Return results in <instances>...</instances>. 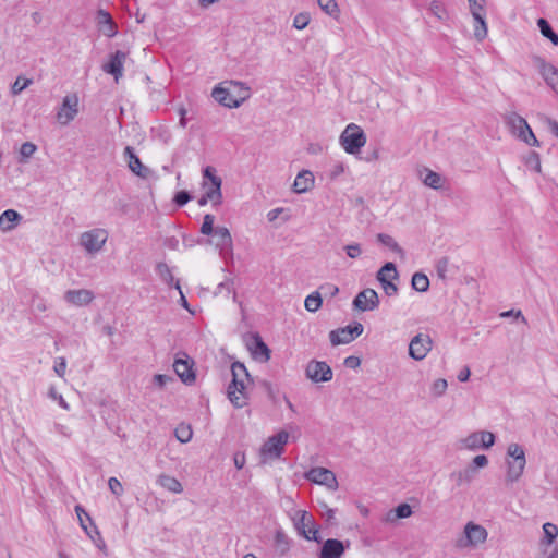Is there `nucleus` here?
I'll return each mask as SVG.
<instances>
[{
  "label": "nucleus",
  "mask_w": 558,
  "mask_h": 558,
  "mask_svg": "<svg viewBox=\"0 0 558 558\" xmlns=\"http://www.w3.org/2000/svg\"><path fill=\"white\" fill-rule=\"evenodd\" d=\"M232 381L228 386V398L235 408H243L247 403V384L251 381L250 374L241 362L231 365Z\"/></svg>",
  "instance_id": "f257e3e1"
},
{
  "label": "nucleus",
  "mask_w": 558,
  "mask_h": 558,
  "mask_svg": "<svg viewBox=\"0 0 558 558\" xmlns=\"http://www.w3.org/2000/svg\"><path fill=\"white\" fill-rule=\"evenodd\" d=\"M230 85L240 93L239 98L233 97L229 88L220 86L213 89L211 96L216 101L228 108H239L250 97V88L242 82H231Z\"/></svg>",
  "instance_id": "f03ea898"
},
{
  "label": "nucleus",
  "mask_w": 558,
  "mask_h": 558,
  "mask_svg": "<svg viewBox=\"0 0 558 558\" xmlns=\"http://www.w3.org/2000/svg\"><path fill=\"white\" fill-rule=\"evenodd\" d=\"M201 186L204 190V193L207 194V197L211 199V205L214 207L220 206L222 204V180L219 175H217V171L214 167L207 166L204 168Z\"/></svg>",
  "instance_id": "7ed1b4c3"
},
{
  "label": "nucleus",
  "mask_w": 558,
  "mask_h": 558,
  "mask_svg": "<svg viewBox=\"0 0 558 558\" xmlns=\"http://www.w3.org/2000/svg\"><path fill=\"white\" fill-rule=\"evenodd\" d=\"M339 141L345 153L355 155L366 144V135L361 126L350 123L341 133Z\"/></svg>",
  "instance_id": "20e7f679"
},
{
  "label": "nucleus",
  "mask_w": 558,
  "mask_h": 558,
  "mask_svg": "<svg viewBox=\"0 0 558 558\" xmlns=\"http://www.w3.org/2000/svg\"><path fill=\"white\" fill-rule=\"evenodd\" d=\"M506 122L509 125L512 135L518 140L530 146L538 147L541 145L526 120L520 114L515 112L508 114Z\"/></svg>",
  "instance_id": "39448f33"
},
{
  "label": "nucleus",
  "mask_w": 558,
  "mask_h": 558,
  "mask_svg": "<svg viewBox=\"0 0 558 558\" xmlns=\"http://www.w3.org/2000/svg\"><path fill=\"white\" fill-rule=\"evenodd\" d=\"M289 434L286 430H280L276 435L270 436L262 446L259 456L263 463L279 459L284 451V446L288 444Z\"/></svg>",
  "instance_id": "423d86ee"
},
{
  "label": "nucleus",
  "mask_w": 558,
  "mask_h": 558,
  "mask_svg": "<svg viewBox=\"0 0 558 558\" xmlns=\"http://www.w3.org/2000/svg\"><path fill=\"white\" fill-rule=\"evenodd\" d=\"M294 527L307 541L319 543V527L311 513L305 510H298L293 518Z\"/></svg>",
  "instance_id": "0eeeda50"
},
{
  "label": "nucleus",
  "mask_w": 558,
  "mask_h": 558,
  "mask_svg": "<svg viewBox=\"0 0 558 558\" xmlns=\"http://www.w3.org/2000/svg\"><path fill=\"white\" fill-rule=\"evenodd\" d=\"M464 536L459 541L460 547H477L487 539V530L475 522H468L463 530Z\"/></svg>",
  "instance_id": "6e6552de"
},
{
  "label": "nucleus",
  "mask_w": 558,
  "mask_h": 558,
  "mask_svg": "<svg viewBox=\"0 0 558 558\" xmlns=\"http://www.w3.org/2000/svg\"><path fill=\"white\" fill-rule=\"evenodd\" d=\"M304 477L314 484L327 487L331 492L337 490L339 486L336 474L323 466L312 468L304 473Z\"/></svg>",
  "instance_id": "1a4fd4ad"
},
{
  "label": "nucleus",
  "mask_w": 558,
  "mask_h": 558,
  "mask_svg": "<svg viewBox=\"0 0 558 558\" xmlns=\"http://www.w3.org/2000/svg\"><path fill=\"white\" fill-rule=\"evenodd\" d=\"M531 59L545 83L558 93V69L541 56L534 54Z\"/></svg>",
  "instance_id": "9d476101"
},
{
  "label": "nucleus",
  "mask_w": 558,
  "mask_h": 558,
  "mask_svg": "<svg viewBox=\"0 0 558 558\" xmlns=\"http://www.w3.org/2000/svg\"><path fill=\"white\" fill-rule=\"evenodd\" d=\"M107 239V231L105 229L97 228L82 233L80 243L87 253L93 254L99 252L104 247Z\"/></svg>",
  "instance_id": "9b49d317"
},
{
  "label": "nucleus",
  "mask_w": 558,
  "mask_h": 558,
  "mask_svg": "<svg viewBox=\"0 0 558 558\" xmlns=\"http://www.w3.org/2000/svg\"><path fill=\"white\" fill-rule=\"evenodd\" d=\"M364 327L361 323L353 326L338 328L329 332V340L332 347L351 343L355 338L363 333Z\"/></svg>",
  "instance_id": "f8f14e48"
},
{
  "label": "nucleus",
  "mask_w": 558,
  "mask_h": 558,
  "mask_svg": "<svg viewBox=\"0 0 558 558\" xmlns=\"http://www.w3.org/2000/svg\"><path fill=\"white\" fill-rule=\"evenodd\" d=\"M78 113V97L76 94L66 95L57 112V120L62 125H68Z\"/></svg>",
  "instance_id": "ddd939ff"
},
{
  "label": "nucleus",
  "mask_w": 558,
  "mask_h": 558,
  "mask_svg": "<svg viewBox=\"0 0 558 558\" xmlns=\"http://www.w3.org/2000/svg\"><path fill=\"white\" fill-rule=\"evenodd\" d=\"M305 375L313 383H325L332 379V369L324 361L312 360L306 365Z\"/></svg>",
  "instance_id": "4468645a"
},
{
  "label": "nucleus",
  "mask_w": 558,
  "mask_h": 558,
  "mask_svg": "<svg viewBox=\"0 0 558 558\" xmlns=\"http://www.w3.org/2000/svg\"><path fill=\"white\" fill-rule=\"evenodd\" d=\"M430 350L432 339L428 335L418 333L409 344V355L415 361L425 359Z\"/></svg>",
  "instance_id": "2eb2a0df"
},
{
  "label": "nucleus",
  "mask_w": 558,
  "mask_h": 558,
  "mask_svg": "<svg viewBox=\"0 0 558 558\" xmlns=\"http://www.w3.org/2000/svg\"><path fill=\"white\" fill-rule=\"evenodd\" d=\"M126 57V52L117 50L114 53L110 54L109 61L104 63L101 66L102 71L112 75L117 83L123 76V68Z\"/></svg>",
  "instance_id": "dca6fc26"
},
{
  "label": "nucleus",
  "mask_w": 558,
  "mask_h": 558,
  "mask_svg": "<svg viewBox=\"0 0 558 558\" xmlns=\"http://www.w3.org/2000/svg\"><path fill=\"white\" fill-rule=\"evenodd\" d=\"M379 298L374 289H365L357 293L353 300L354 308L361 312L374 311L378 307Z\"/></svg>",
  "instance_id": "f3484780"
},
{
  "label": "nucleus",
  "mask_w": 558,
  "mask_h": 558,
  "mask_svg": "<svg viewBox=\"0 0 558 558\" xmlns=\"http://www.w3.org/2000/svg\"><path fill=\"white\" fill-rule=\"evenodd\" d=\"M387 272H389L392 276V279L399 278V274L397 271L396 265L390 262L386 263L377 271L376 278L380 282L381 288H383L384 292L386 293V295L393 296L398 293V287L393 282L385 279V274H387Z\"/></svg>",
  "instance_id": "a211bd4d"
},
{
  "label": "nucleus",
  "mask_w": 558,
  "mask_h": 558,
  "mask_svg": "<svg viewBox=\"0 0 558 558\" xmlns=\"http://www.w3.org/2000/svg\"><path fill=\"white\" fill-rule=\"evenodd\" d=\"M173 369L184 384H193L195 381V373L193 371V361L178 357L174 360Z\"/></svg>",
  "instance_id": "6ab92c4d"
},
{
  "label": "nucleus",
  "mask_w": 558,
  "mask_h": 558,
  "mask_svg": "<svg viewBox=\"0 0 558 558\" xmlns=\"http://www.w3.org/2000/svg\"><path fill=\"white\" fill-rule=\"evenodd\" d=\"M64 300L75 306H85L94 300V293L87 289L68 290Z\"/></svg>",
  "instance_id": "aec40b11"
},
{
  "label": "nucleus",
  "mask_w": 558,
  "mask_h": 558,
  "mask_svg": "<svg viewBox=\"0 0 558 558\" xmlns=\"http://www.w3.org/2000/svg\"><path fill=\"white\" fill-rule=\"evenodd\" d=\"M343 543L336 538H329L323 544L318 558H340L344 554Z\"/></svg>",
  "instance_id": "412c9836"
},
{
  "label": "nucleus",
  "mask_w": 558,
  "mask_h": 558,
  "mask_svg": "<svg viewBox=\"0 0 558 558\" xmlns=\"http://www.w3.org/2000/svg\"><path fill=\"white\" fill-rule=\"evenodd\" d=\"M23 220V216L15 209H7L0 215V230L3 233L13 231Z\"/></svg>",
  "instance_id": "4be33fe9"
},
{
  "label": "nucleus",
  "mask_w": 558,
  "mask_h": 558,
  "mask_svg": "<svg viewBox=\"0 0 558 558\" xmlns=\"http://www.w3.org/2000/svg\"><path fill=\"white\" fill-rule=\"evenodd\" d=\"M99 31L107 37H113L118 33V26L109 12L100 9L97 12Z\"/></svg>",
  "instance_id": "5701e85b"
},
{
  "label": "nucleus",
  "mask_w": 558,
  "mask_h": 558,
  "mask_svg": "<svg viewBox=\"0 0 558 558\" xmlns=\"http://www.w3.org/2000/svg\"><path fill=\"white\" fill-rule=\"evenodd\" d=\"M418 178L424 183V185H426L433 190L442 189L444 183L446 181L441 174H439L428 168H422L421 170H418Z\"/></svg>",
  "instance_id": "b1692460"
},
{
  "label": "nucleus",
  "mask_w": 558,
  "mask_h": 558,
  "mask_svg": "<svg viewBox=\"0 0 558 558\" xmlns=\"http://www.w3.org/2000/svg\"><path fill=\"white\" fill-rule=\"evenodd\" d=\"M213 235L215 239V246L218 250H220L221 252L232 250L233 241L231 233L227 227H217Z\"/></svg>",
  "instance_id": "393cba45"
},
{
  "label": "nucleus",
  "mask_w": 558,
  "mask_h": 558,
  "mask_svg": "<svg viewBox=\"0 0 558 558\" xmlns=\"http://www.w3.org/2000/svg\"><path fill=\"white\" fill-rule=\"evenodd\" d=\"M124 154L129 157L130 170L140 178L146 179L149 174V169L142 163L140 158L134 154L133 148L126 146L124 149Z\"/></svg>",
  "instance_id": "a878e982"
},
{
  "label": "nucleus",
  "mask_w": 558,
  "mask_h": 558,
  "mask_svg": "<svg viewBox=\"0 0 558 558\" xmlns=\"http://www.w3.org/2000/svg\"><path fill=\"white\" fill-rule=\"evenodd\" d=\"M474 20V37L478 41H483L488 34L487 24L485 21V9L483 8L481 11H472L471 12Z\"/></svg>",
  "instance_id": "bb28decb"
},
{
  "label": "nucleus",
  "mask_w": 558,
  "mask_h": 558,
  "mask_svg": "<svg viewBox=\"0 0 558 558\" xmlns=\"http://www.w3.org/2000/svg\"><path fill=\"white\" fill-rule=\"evenodd\" d=\"M314 186V175L310 170H302L294 179L293 190L295 193H305Z\"/></svg>",
  "instance_id": "cd10ccee"
},
{
  "label": "nucleus",
  "mask_w": 558,
  "mask_h": 558,
  "mask_svg": "<svg viewBox=\"0 0 558 558\" xmlns=\"http://www.w3.org/2000/svg\"><path fill=\"white\" fill-rule=\"evenodd\" d=\"M507 472H506V483L512 484L520 480L522 476L526 461H513L510 459H507Z\"/></svg>",
  "instance_id": "c85d7f7f"
},
{
  "label": "nucleus",
  "mask_w": 558,
  "mask_h": 558,
  "mask_svg": "<svg viewBox=\"0 0 558 558\" xmlns=\"http://www.w3.org/2000/svg\"><path fill=\"white\" fill-rule=\"evenodd\" d=\"M157 483L165 489L173 494H181L183 492L182 484L173 476L168 474H160Z\"/></svg>",
  "instance_id": "c756f323"
},
{
  "label": "nucleus",
  "mask_w": 558,
  "mask_h": 558,
  "mask_svg": "<svg viewBox=\"0 0 558 558\" xmlns=\"http://www.w3.org/2000/svg\"><path fill=\"white\" fill-rule=\"evenodd\" d=\"M475 469L468 466L463 470L451 473L450 477L456 481L457 486L469 485L475 478Z\"/></svg>",
  "instance_id": "7c9ffc66"
},
{
  "label": "nucleus",
  "mask_w": 558,
  "mask_h": 558,
  "mask_svg": "<svg viewBox=\"0 0 558 558\" xmlns=\"http://www.w3.org/2000/svg\"><path fill=\"white\" fill-rule=\"evenodd\" d=\"M250 349L255 357H260L265 362L270 359V350L259 336L254 337V342Z\"/></svg>",
  "instance_id": "2f4dec72"
},
{
  "label": "nucleus",
  "mask_w": 558,
  "mask_h": 558,
  "mask_svg": "<svg viewBox=\"0 0 558 558\" xmlns=\"http://www.w3.org/2000/svg\"><path fill=\"white\" fill-rule=\"evenodd\" d=\"M459 448L470 450V451H475V450L482 449L481 440H480V432L471 433L468 436H465L464 438H461L459 440Z\"/></svg>",
  "instance_id": "473e14b6"
},
{
  "label": "nucleus",
  "mask_w": 558,
  "mask_h": 558,
  "mask_svg": "<svg viewBox=\"0 0 558 558\" xmlns=\"http://www.w3.org/2000/svg\"><path fill=\"white\" fill-rule=\"evenodd\" d=\"M543 538L541 541L542 546L551 545L558 536V527L556 524L546 522L543 524Z\"/></svg>",
  "instance_id": "72a5a7b5"
},
{
  "label": "nucleus",
  "mask_w": 558,
  "mask_h": 558,
  "mask_svg": "<svg viewBox=\"0 0 558 558\" xmlns=\"http://www.w3.org/2000/svg\"><path fill=\"white\" fill-rule=\"evenodd\" d=\"M537 26L545 38H547L553 45L558 46V34L553 31L547 20L543 17L538 19Z\"/></svg>",
  "instance_id": "f704fd0d"
},
{
  "label": "nucleus",
  "mask_w": 558,
  "mask_h": 558,
  "mask_svg": "<svg viewBox=\"0 0 558 558\" xmlns=\"http://www.w3.org/2000/svg\"><path fill=\"white\" fill-rule=\"evenodd\" d=\"M317 4L323 12L330 17L338 20L340 16V8L336 0H317Z\"/></svg>",
  "instance_id": "c9c22d12"
},
{
  "label": "nucleus",
  "mask_w": 558,
  "mask_h": 558,
  "mask_svg": "<svg viewBox=\"0 0 558 558\" xmlns=\"http://www.w3.org/2000/svg\"><path fill=\"white\" fill-rule=\"evenodd\" d=\"M291 542L282 532L277 531L275 534V548L280 556H284L290 550Z\"/></svg>",
  "instance_id": "e433bc0d"
},
{
  "label": "nucleus",
  "mask_w": 558,
  "mask_h": 558,
  "mask_svg": "<svg viewBox=\"0 0 558 558\" xmlns=\"http://www.w3.org/2000/svg\"><path fill=\"white\" fill-rule=\"evenodd\" d=\"M377 241L383 245L387 246L392 252L397 253L400 257H404L403 248L397 243V241L389 234L379 233L377 234Z\"/></svg>",
  "instance_id": "4c0bfd02"
},
{
  "label": "nucleus",
  "mask_w": 558,
  "mask_h": 558,
  "mask_svg": "<svg viewBox=\"0 0 558 558\" xmlns=\"http://www.w3.org/2000/svg\"><path fill=\"white\" fill-rule=\"evenodd\" d=\"M412 288L417 292H426L429 288V279L423 272H415L411 280Z\"/></svg>",
  "instance_id": "58836bf2"
},
{
  "label": "nucleus",
  "mask_w": 558,
  "mask_h": 558,
  "mask_svg": "<svg viewBox=\"0 0 558 558\" xmlns=\"http://www.w3.org/2000/svg\"><path fill=\"white\" fill-rule=\"evenodd\" d=\"M322 304H323V299L318 291H315V292L311 293L310 295H307L304 301L305 308L311 313L317 312L322 307Z\"/></svg>",
  "instance_id": "ea45409f"
},
{
  "label": "nucleus",
  "mask_w": 558,
  "mask_h": 558,
  "mask_svg": "<svg viewBox=\"0 0 558 558\" xmlns=\"http://www.w3.org/2000/svg\"><path fill=\"white\" fill-rule=\"evenodd\" d=\"M428 11L439 21H446L448 17V12L440 1L433 0L429 3Z\"/></svg>",
  "instance_id": "a19ab883"
},
{
  "label": "nucleus",
  "mask_w": 558,
  "mask_h": 558,
  "mask_svg": "<svg viewBox=\"0 0 558 558\" xmlns=\"http://www.w3.org/2000/svg\"><path fill=\"white\" fill-rule=\"evenodd\" d=\"M156 272L165 283L171 286L174 282L171 269L166 263H158L156 266Z\"/></svg>",
  "instance_id": "79ce46f5"
},
{
  "label": "nucleus",
  "mask_w": 558,
  "mask_h": 558,
  "mask_svg": "<svg viewBox=\"0 0 558 558\" xmlns=\"http://www.w3.org/2000/svg\"><path fill=\"white\" fill-rule=\"evenodd\" d=\"M174 435L177 437V439L182 442V444H186L189 442L191 439H192V436H193V430L191 428L190 425H186V424H180L175 430H174Z\"/></svg>",
  "instance_id": "37998d69"
},
{
  "label": "nucleus",
  "mask_w": 558,
  "mask_h": 558,
  "mask_svg": "<svg viewBox=\"0 0 558 558\" xmlns=\"http://www.w3.org/2000/svg\"><path fill=\"white\" fill-rule=\"evenodd\" d=\"M507 456L513 461H526L523 448L518 444H510L507 448Z\"/></svg>",
  "instance_id": "c03bdc74"
},
{
  "label": "nucleus",
  "mask_w": 558,
  "mask_h": 558,
  "mask_svg": "<svg viewBox=\"0 0 558 558\" xmlns=\"http://www.w3.org/2000/svg\"><path fill=\"white\" fill-rule=\"evenodd\" d=\"M215 216L210 214H206L203 218V223L201 226V233L204 235H210L215 233L214 228Z\"/></svg>",
  "instance_id": "a18cd8bd"
},
{
  "label": "nucleus",
  "mask_w": 558,
  "mask_h": 558,
  "mask_svg": "<svg viewBox=\"0 0 558 558\" xmlns=\"http://www.w3.org/2000/svg\"><path fill=\"white\" fill-rule=\"evenodd\" d=\"M311 22V15L307 12H300L293 19V27L304 29Z\"/></svg>",
  "instance_id": "49530a36"
},
{
  "label": "nucleus",
  "mask_w": 558,
  "mask_h": 558,
  "mask_svg": "<svg viewBox=\"0 0 558 558\" xmlns=\"http://www.w3.org/2000/svg\"><path fill=\"white\" fill-rule=\"evenodd\" d=\"M173 381H174V378L172 376L166 375V374H156L153 377V384L158 389H163L167 387L168 384L173 383Z\"/></svg>",
  "instance_id": "de8ad7c7"
},
{
  "label": "nucleus",
  "mask_w": 558,
  "mask_h": 558,
  "mask_svg": "<svg viewBox=\"0 0 558 558\" xmlns=\"http://www.w3.org/2000/svg\"><path fill=\"white\" fill-rule=\"evenodd\" d=\"M480 440L482 449H489L495 444V435L492 432L480 430Z\"/></svg>",
  "instance_id": "09e8293b"
},
{
  "label": "nucleus",
  "mask_w": 558,
  "mask_h": 558,
  "mask_svg": "<svg viewBox=\"0 0 558 558\" xmlns=\"http://www.w3.org/2000/svg\"><path fill=\"white\" fill-rule=\"evenodd\" d=\"M525 165L532 168L536 172H541L542 165H541V158L539 155L535 151H532L526 158H525Z\"/></svg>",
  "instance_id": "8fccbe9b"
},
{
  "label": "nucleus",
  "mask_w": 558,
  "mask_h": 558,
  "mask_svg": "<svg viewBox=\"0 0 558 558\" xmlns=\"http://www.w3.org/2000/svg\"><path fill=\"white\" fill-rule=\"evenodd\" d=\"M447 387H448L447 380L444 378H439L434 381L430 390L435 397H440L446 392Z\"/></svg>",
  "instance_id": "3c124183"
},
{
  "label": "nucleus",
  "mask_w": 558,
  "mask_h": 558,
  "mask_svg": "<svg viewBox=\"0 0 558 558\" xmlns=\"http://www.w3.org/2000/svg\"><path fill=\"white\" fill-rule=\"evenodd\" d=\"M32 84V80L19 76L12 85V94L19 95L22 90Z\"/></svg>",
  "instance_id": "603ef678"
},
{
  "label": "nucleus",
  "mask_w": 558,
  "mask_h": 558,
  "mask_svg": "<svg viewBox=\"0 0 558 558\" xmlns=\"http://www.w3.org/2000/svg\"><path fill=\"white\" fill-rule=\"evenodd\" d=\"M413 513L412 508L409 504H400L395 508V517L397 519H407Z\"/></svg>",
  "instance_id": "864d4df0"
},
{
  "label": "nucleus",
  "mask_w": 558,
  "mask_h": 558,
  "mask_svg": "<svg viewBox=\"0 0 558 558\" xmlns=\"http://www.w3.org/2000/svg\"><path fill=\"white\" fill-rule=\"evenodd\" d=\"M108 486L110 492L117 497H120L124 493L123 486L117 477H110L108 481Z\"/></svg>",
  "instance_id": "5fc2aeb1"
},
{
  "label": "nucleus",
  "mask_w": 558,
  "mask_h": 558,
  "mask_svg": "<svg viewBox=\"0 0 558 558\" xmlns=\"http://www.w3.org/2000/svg\"><path fill=\"white\" fill-rule=\"evenodd\" d=\"M36 149H37V147L35 144H33L31 142H25L21 145L20 155L23 158H29L35 154Z\"/></svg>",
  "instance_id": "6e6d98bb"
},
{
  "label": "nucleus",
  "mask_w": 558,
  "mask_h": 558,
  "mask_svg": "<svg viewBox=\"0 0 558 558\" xmlns=\"http://www.w3.org/2000/svg\"><path fill=\"white\" fill-rule=\"evenodd\" d=\"M49 397L51 399L56 400L62 409H64L66 411L70 410L69 403L64 400V398L60 393L57 392V390L54 388L49 389Z\"/></svg>",
  "instance_id": "4d7b16f0"
},
{
  "label": "nucleus",
  "mask_w": 558,
  "mask_h": 558,
  "mask_svg": "<svg viewBox=\"0 0 558 558\" xmlns=\"http://www.w3.org/2000/svg\"><path fill=\"white\" fill-rule=\"evenodd\" d=\"M173 201L179 207H182L191 201V195L186 191H180L174 195Z\"/></svg>",
  "instance_id": "13d9d810"
},
{
  "label": "nucleus",
  "mask_w": 558,
  "mask_h": 558,
  "mask_svg": "<svg viewBox=\"0 0 558 558\" xmlns=\"http://www.w3.org/2000/svg\"><path fill=\"white\" fill-rule=\"evenodd\" d=\"M448 265H449V262H448V258H446V257L440 258L437 262L436 269H437V274H438L439 278H441V279L446 278V272L448 270Z\"/></svg>",
  "instance_id": "bf43d9fd"
},
{
  "label": "nucleus",
  "mask_w": 558,
  "mask_h": 558,
  "mask_svg": "<svg viewBox=\"0 0 558 558\" xmlns=\"http://www.w3.org/2000/svg\"><path fill=\"white\" fill-rule=\"evenodd\" d=\"M344 250L350 258H357L362 253L361 246L357 243L349 244Z\"/></svg>",
  "instance_id": "052dcab7"
},
{
  "label": "nucleus",
  "mask_w": 558,
  "mask_h": 558,
  "mask_svg": "<svg viewBox=\"0 0 558 558\" xmlns=\"http://www.w3.org/2000/svg\"><path fill=\"white\" fill-rule=\"evenodd\" d=\"M345 171V166L344 163L342 162H336L335 165H332V167L330 168V171H329V177L331 179H337L338 177H340L341 174H343Z\"/></svg>",
  "instance_id": "680f3d73"
},
{
  "label": "nucleus",
  "mask_w": 558,
  "mask_h": 558,
  "mask_svg": "<svg viewBox=\"0 0 558 558\" xmlns=\"http://www.w3.org/2000/svg\"><path fill=\"white\" fill-rule=\"evenodd\" d=\"M487 465H488L487 457L485 454H478L473 458L472 464L470 466H473L476 470V469L486 468Z\"/></svg>",
  "instance_id": "e2e57ef3"
},
{
  "label": "nucleus",
  "mask_w": 558,
  "mask_h": 558,
  "mask_svg": "<svg viewBox=\"0 0 558 558\" xmlns=\"http://www.w3.org/2000/svg\"><path fill=\"white\" fill-rule=\"evenodd\" d=\"M75 511H76V514L78 517V520H80V523H81V526L82 529L87 533V526L85 525L84 521H85V518L90 521V517L88 515L87 512H85V510L81 507V506H76L75 507Z\"/></svg>",
  "instance_id": "0e129e2a"
},
{
  "label": "nucleus",
  "mask_w": 558,
  "mask_h": 558,
  "mask_svg": "<svg viewBox=\"0 0 558 558\" xmlns=\"http://www.w3.org/2000/svg\"><path fill=\"white\" fill-rule=\"evenodd\" d=\"M87 534L89 535V537L94 541V543L96 544V546L101 549V550H105L106 549V544L100 535V532L95 527V531H94V535L90 534L89 532H87Z\"/></svg>",
  "instance_id": "69168bd1"
},
{
  "label": "nucleus",
  "mask_w": 558,
  "mask_h": 558,
  "mask_svg": "<svg viewBox=\"0 0 558 558\" xmlns=\"http://www.w3.org/2000/svg\"><path fill=\"white\" fill-rule=\"evenodd\" d=\"M543 120L548 126L549 131L558 138V122L548 117H544Z\"/></svg>",
  "instance_id": "338daca9"
},
{
  "label": "nucleus",
  "mask_w": 558,
  "mask_h": 558,
  "mask_svg": "<svg viewBox=\"0 0 558 558\" xmlns=\"http://www.w3.org/2000/svg\"><path fill=\"white\" fill-rule=\"evenodd\" d=\"M344 365L349 368H357L361 365V359L354 355L344 359Z\"/></svg>",
  "instance_id": "774afa93"
}]
</instances>
